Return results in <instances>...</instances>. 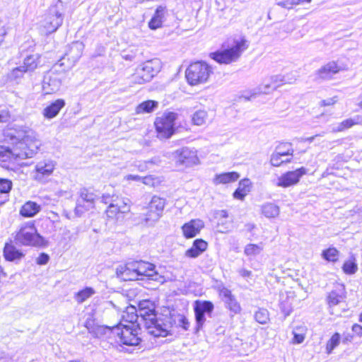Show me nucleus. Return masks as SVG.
<instances>
[{"label": "nucleus", "instance_id": "obj_21", "mask_svg": "<svg viewBox=\"0 0 362 362\" xmlns=\"http://www.w3.org/2000/svg\"><path fill=\"white\" fill-rule=\"evenodd\" d=\"M204 227V223L203 221L192 219L182 226V230L186 238H192L198 235Z\"/></svg>", "mask_w": 362, "mask_h": 362}, {"label": "nucleus", "instance_id": "obj_8", "mask_svg": "<svg viewBox=\"0 0 362 362\" xmlns=\"http://www.w3.org/2000/svg\"><path fill=\"white\" fill-rule=\"evenodd\" d=\"M139 327L132 324L129 326L127 324L119 322L112 327V333L119 337L120 341L127 346H136L139 344L141 339L138 337Z\"/></svg>", "mask_w": 362, "mask_h": 362}, {"label": "nucleus", "instance_id": "obj_61", "mask_svg": "<svg viewBox=\"0 0 362 362\" xmlns=\"http://www.w3.org/2000/svg\"><path fill=\"white\" fill-rule=\"evenodd\" d=\"M317 136V135L315 136H310V137H307V138H305V139H301V141H308L310 143H312L315 138Z\"/></svg>", "mask_w": 362, "mask_h": 362}, {"label": "nucleus", "instance_id": "obj_60", "mask_svg": "<svg viewBox=\"0 0 362 362\" xmlns=\"http://www.w3.org/2000/svg\"><path fill=\"white\" fill-rule=\"evenodd\" d=\"M112 197H110L109 194H103L102 196V201L105 204H109L111 202Z\"/></svg>", "mask_w": 362, "mask_h": 362}, {"label": "nucleus", "instance_id": "obj_13", "mask_svg": "<svg viewBox=\"0 0 362 362\" xmlns=\"http://www.w3.org/2000/svg\"><path fill=\"white\" fill-rule=\"evenodd\" d=\"M291 74L287 75H274L272 76L268 80L259 86V91L264 94H269L276 90L278 87L285 83H293L296 78L293 76L290 77Z\"/></svg>", "mask_w": 362, "mask_h": 362}, {"label": "nucleus", "instance_id": "obj_48", "mask_svg": "<svg viewBox=\"0 0 362 362\" xmlns=\"http://www.w3.org/2000/svg\"><path fill=\"white\" fill-rule=\"evenodd\" d=\"M344 297L337 293L335 291L329 293L327 297L328 304L330 307L335 306L342 302Z\"/></svg>", "mask_w": 362, "mask_h": 362}, {"label": "nucleus", "instance_id": "obj_6", "mask_svg": "<svg viewBox=\"0 0 362 362\" xmlns=\"http://www.w3.org/2000/svg\"><path fill=\"white\" fill-rule=\"evenodd\" d=\"M247 48V41L242 39L236 41L235 45L230 49L221 52L210 53V57L219 64H228L235 62L241 55L243 52Z\"/></svg>", "mask_w": 362, "mask_h": 362}, {"label": "nucleus", "instance_id": "obj_23", "mask_svg": "<svg viewBox=\"0 0 362 362\" xmlns=\"http://www.w3.org/2000/svg\"><path fill=\"white\" fill-rule=\"evenodd\" d=\"M4 257L6 261L8 262H18L23 257V252L17 249L12 243H6L4 247Z\"/></svg>", "mask_w": 362, "mask_h": 362}, {"label": "nucleus", "instance_id": "obj_9", "mask_svg": "<svg viewBox=\"0 0 362 362\" xmlns=\"http://www.w3.org/2000/svg\"><path fill=\"white\" fill-rule=\"evenodd\" d=\"M176 119L177 114L171 112L156 117L154 124L159 138L168 139L174 134Z\"/></svg>", "mask_w": 362, "mask_h": 362}, {"label": "nucleus", "instance_id": "obj_3", "mask_svg": "<svg viewBox=\"0 0 362 362\" xmlns=\"http://www.w3.org/2000/svg\"><path fill=\"white\" fill-rule=\"evenodd\" d=\"M211 66L204 62H197L191 64L185 71L187 82L192 86L206 83L213 74Z\"/></svg>", "mask_w": 362, "mask_h": 362}, {"label": "nucleus", "instance_id": "obj_27", "mask_svg": "<svg viewBox=\"0 0 362 362\" xmlns=\"http://www.w3.org/2000/svg\"><path fill=\"white\" fill-rule=\"evenodd\" d=\"M140 317L138 314L137 310L135 307L127 308V310L124 312V314L122 316V320L120 322L124 324V322L129 323V326H132V324L136 325V327H139V329H141L142 325H139L138 322H139Z\"/></svg>", "mask_w": 362, "mask_h": 362}, {"label": "nucleus", "instance_id": "obj_55", "mask_svg": "<svg viewBox=\"0 0 362 362\" xmlns=\"http://www.w3.org/2000/svg\"><path fill=\"white\" fill-rule=\"evenodd\" d=\"M352 331L358 337H362V326L358 324H354L352 326Z\"/></svg>", "mask_w": 362, "mask_h": 362}, {"label": "nucleus", "instance_id": "obj_2", "mask_svg": "<svg viewBox=\"0 0 362 362\" xmlns=\"http://www.w3.org/2000/svg\"><path fill=\"white\" fill-rule=\"evenodd\" d=\"M117 276L124 280H142L145 277L148 280L160 283L164 282V278L155 269V265L144 261H134L117 268Z\"/></svg>", "mask_w": 362, "mask_h": 362}, {"label": "nucleus", "instance_id": "obj_54", "mask_svg": "<svg viewBox=\"0 0 362 362\" xmlns=\"http://www.w3.org/2000/svg\"><path fill=\"white\" fill-rule=\"evenodd\" d=\"M238 274L243 278H249L252 276V272L245 268L240 269Z\"/></svg>", "mask_w": 362, "mask_h": 362}, {"label": "nucleus", "instance_id": "obj_57", "mask_svg": "<svg viewBox=\"0 0 362 362\" xmlns=\"http://www.w3.org/2000/svg\"><path fill=\"white\" fill-rule=\"evenodd\" d=\"M8 119V113L6 112H0V123L6 122Z\"/></svg>", "mask_w": 362, "mask_h": 362}, {"label": "nucleus", "instance_id": "obj_12", "mask_svg": "<svg viewBox=\"0 0 362 362\" xmlns=\"http://www.w3.org/2000/svg\"><path fill=\"white\" fill-rule=\"evenodd\" d=\"M214 304L209 300H196L194 311L196 320V331L201 329L206 322V315L211 317L214 310Z\"/></svg>", "mask_w": 362, "mask_h": 362}, {"label": "nucleus", "instance_id": "obj_33", "mask_svg": "<svg viewBox=\"0 0 362 362\" xmlns=\"http://www.w3.org/2000/svg\"><path fill=\"white\" fill-rule=\"evenodd\" d=\"M262 214L268 218H276L280 213L279 207L271 202L264 204L261 206Z\"/></svg>", "mask_w": 362, "mask_h": 362}, {"label": "nucleus", "instance_id": "obj_62", "mask_svg": "<svg viewBox=\"0 0 362 362\" xmlns=\"http://www.w3.org/2000/svg\"><path fill=\"white\" fill-rule=\"evenodd\" d=\"M6 274L4 272V269L1 267V266H0V279L2 277H6Z\"/></svg>", "mask_w": 362, "mask_h": 362}, {"label": "nucleus", "instance_id": "obj_52", "mask_svg": "<svg viewBox=\"0 0 362 362\" xmlns=\"http://www.w3.org/2000/svg\"><path fill=\"white\" fill-rule=\"evenodd\" d=\"M49 259V257L48 255L45 253H41L39 257L36 259V262L37 264L43 265L46 264Z\"/></svg>", "mask_w": 362, "mask_h": 362}, {"label": "nucleus", "instance_id": "obj_4", "mask_svg": "<svg viewBox=\"0 0 362 362\" xmlns=\"http://www.w3.org/2000/svg\"><path fill=\"white\" fill-rule=\"evenodd\" d=\"M149 321L151 324L144 323L141 325L151 335L155 337H165L172 334L173 318L171 317L156 314L155 317Z\"/></svg>", "mask_w": 362, "mask_h": 362}, {"label": "nucleus", "instance_id": "obj_59", "mask_svg": "<svg viewBox=\"0 0 362 362\" xmlns=\"http://www.w3.org/2000/svg\"><path fill=\"white\" fill-rule=\"evenodd\" d=\"M218 217L226 218L228 216V212L226 210H220L216 213Z\"/></svg>", "mask_w": 362, "mask_h": 362}, {"label": "nucleus", "instance_id": "obj_35", "mask_svg": "<svg viewBox=\"0 0 362 362\" xmlns=\"http://www.w3.org/2000/svg\"><path fill=\"white\" fill-rule=\"evenodd\" d=\"M129 200L124 198H119L117 196H112L110 204H113L120 212L128 213L130 211Z\"/></svg>", "mask_w": 362, "mask_h": 362}, {"label": "nucleus", "instance_id": "obj_17", "mask_svg": "<svg viewBox=\"0 0 362 362\" xmlns=\"http://www.w3.org/2000/svg\"><path fill=\"white\" fill-rule=\"evenodd\" d=\"M137 312L140 317L139 325L144 323L151 324L149 320H151L158 314L156 311L155 303L150 300H141L138 305Z\"/></svg>", "mask_w": 362, "mask_h": 362}, {"label": "nucleus", "instance_id": "obj_41", "mask_svg": "<svg viewBox=\"0 0 362 362\" xmlns=\"http://www.w3.org/2000/svg\"><path fill=\"white\" fill-rule=\"evenodd\" d=\"M207 116V112L205 110H197L193 114L192 122L194 124L201 126L206 122Z\"/></svg>", "mask_w": 362, "mask_h": 362}, {"label": "nucleus", "instance_id": "obj_45", "mask_svg": "<svg viewBox=\"0 0 362 362\" xmlns=\"http://www.w3.org/2000/svg\"><path fill=\"white\" fill-rule=\"evenodd\" d=\"M173 321L177 327L182 328L185 331L189 329V322L187 317L183 315H178L175 316Z\"/></svg>", "mask_w": 362, "mask_h": 362}, {"label": "nucleus", "instance_id": "obj_44", "mask_svg": "<svg viewBox=\"0 0 362 362\" xmlns=\"http://www.w3.org/2000/svg\"><path fill=\"white\" fill-rule=\"evenodd\" d=\"M255 319L259 324H267L269 320L268 311L263 308L259 309L255 313Z\"/></svg>", "mask_w": 362, "mask_h": 362}, {"label": "nucleus", "instance_id": "obj_36", "mask_svg": "<svg viewBox=\"0 0 362 362\" xmlns=\"http://www.w3.org/2000/svg\"><path fill=\"white\" fill-rule=\"evenodd\" d=\"M158 107V103L154 100H146L140 103L136 107V114L150 113Z\"/></svg>", "mask_w": 362, "mask_h": 362}, {"label": "nucleus", "instance_id": "obj_15", "mask_svg": "<svg viewBox=\"0 0 362 362\" xmlns=\"http://www.w3.org/2000/svg\"><path fill=\"white\" fill-rule=\"evenodd\" d=\"M63 78V74L49 71L44 76L42 90L45 94H52L59 90Z\"/></svg>", "mask_w": 362, "mask_h": 362}, {"label": "nucleus", "instance_id": "obj_53", "mask_svg": "<svg viewBox=\"0 0 362 362\" xmlns=\"http://www.w3.org/2000/svg\"><path fill=\"white\" fill-rule=\"evenodd\" d=\"M305 335L302 333H297L293 331V341L296 344H300L304 341Z\"/></svg>", "mask_w": 362, "mask_h": 362}, {"label": "nucleus", "instance_id": "obj_10", "mask_svg": "<svg viewBox=\"0 0 362 362\" xmlns=\"http://www.w3.org/2000/svg\"><path fill=\"white\" fill-rule=\"evenodd\" d=\"M99 195L93 189L82 188L79 192V198L77 199L74 213L77 216H81L85 212L95 207V202Z\"/></svg>", "mask_w": 362, "mask_h": 362}, {"label": "nucleus", "instance_id": "obj_39", "mask_svg": "<svg viewBox=\"0 0 362 362\" xmlns=\"http://www.w3.org/2000/svg\"><path fill=\"white\" fill-rule=\"evenodd\" d=\"M95 293L93 288L86 287L75 294L74 299L78 303H82Z\"/></svg>", "mask_w": 362, "mask_h": 362}, {"label": "nucleus", "instance_id": "obj_43", "mask_svg": "<svg viewBox=\"0 0 362 362\" xmlns=\"http://www.w3.org/2000/svg\"><path fill=\"white\" fill-rule=\"evenodd\" d=\"M324 259L329 262H336L338 259L339 252L334 247H329L322 252Z\"/></svg>", "mask_w": 362, "mask_h": 362}, {"label": "nucleus", "instance_id": "obj_38", "mask_svg": "<svg viewBox=\"0 0 362 362\" xmlns=\"http://www.w3.org/2000/svg\"><path fill=\"white\" fill-rule=\"evenodd\" d=\"M39 57L37 54H33L28 56L23 62V65L22 66L26 71H34L38 64Z\"/></svg>", "mask_w": 362, "mask_h": 362}, {"label": "nucleus", "instance_id": "obj_34", "mask_svg": "<svg viewBox=\"0 0 362 362\" xmlns=\"http://www.w3.org/2000/svg\"><path fill=\"white\" fill-rule=\"evenodd\" d=\"M165 8L159 6L156 10L154 16L150 21L148 25L151 29H156L161 26L164 18Z\"/></svg>", "mask_w": 362, "mask_h": 362}, {"label": "nucleus", "instance_id": "obj_40", "mask_svg": "<svg viewBox=\"0 0 362 362\" xmlns=\"http://www.w3.org/2000/svg\"><path fill=\"white\" fill-rule=\"evenodd\" d=\"M360 122V117L358 116H356L354 118H349L347 119L344 120L341 123L339 124L337 126L336 131L337 132H342L346 129L351 128L355 124H358Z\"/></svg>", "mask_w": 362, "mask_h": 362}, {"label": "nucleus", "instance_id": "obj_51", "mask_svg": "<svg viewBox=\"0 0 362 362\" xmlns=\"http://www.w3.org/2000/svg\"><path fill=\"white\" fill-rule=\"evenodd\" d=\"M277 5L287 9H291L294 5L299 4V0H284L278 1Z\"/></svg>", "mask_w": 362, "mask_h": 362}, {"label": "nucleus", "instance_id": "obj_32", "mask_svg": "<svg viewBox=\"0 0 362 362\" xmlns=\"http://www.w3.org/2000/svg\"><path fill=\"white\" fill-rule=\"evenodd\" d=\"M240 177V175L236 172L224 173L216 175L214 182L218 184H227L236 181Z\"/></svg>", "mask_w": 362, "mask_h": 362}, {"label": "nucleus", "instance_id": "obj_25", "mask_svg": "<svg viewBox=\"0 0 362 362\" xmlns=\"http://www.w3.org/2000/svg\"><path fill=\"white\" fill-rule=\"evenodd\" d=\"M221 295L224 298L225 303L227 308L234 313H238L240 310V305L235 300V297L232 295L231 291L226 288H223L221 290Z\"/></svg>", "mask_w": 362, "mask_h": 362}, {"label": "nucleus", "instance_id": "obj_18", "mask_svg": "<svg viewBox=\"0 0 362 362\" xmlns=\"http://www.w3.org/2000/svg\"><path fill=\"white\" fill-rule=\"evenodd\" d=\"M307 173V169L304 167L296 169L293 171H288L281 175L276 183V186L281 187H288L296 185L300 177Z\"/></svg>", "mask_w": 362, "mask_h": 362}, {"label": "nucleus", "instance_id": "obj_64", "mask_svg": "<svg viewBox=\"0 0 362 362\" xmlns=\"http://www.w3.org/2000/svg\"><path fill=\"white\" fill-rule=\"evenodd\" d=\"M284 160V163H290L291 161V158H286V159H285Z\"/></svg>", "mask_w": 362, "mask_h": 362}, {"label": "nucleus", "instance_id": "obj_11", "mask_svg": "<svg viewBox=\"0 0 362 362\" xmlns=\"http://www.w3.org/2000/svg\"><path fill=\"white\" fill-rule=\"evenodd\" d=\"M165 204V199L153 196L148 204V210L143 219L144 222L147 226L154 225L163 216Z\"/></svg>", "mask_w": 362, "mask_h": 362}, {"label": "nucleus", "instance_id": "obj_49", "mask_svg": "<svg viewBox=\"0 0 362 362\" xmlns=\"http://www.w3.org/2000/svg\"><path fill=\"white\" fill-rule=\"evenodd\" d=\"M352 258L353 259L345 262L343 265V270L346 274H353L356 273L358 269L357 264L355 262V258L353 257Z\"/></svg>", "mask_w": 362, "mask_h": 362}, {"label": "nucleus", "instance_id": "obj_50", "mask_svg": "<svg viewBox=\"0 0 362 362\" xmlns=\"http://www.w3.org/2000/svg\"><path fill=\"white\" fill-rule=\"evenodd\" d=\"M12 188L11 180L4 178H0V193L8 194Z\"/></svg>", "mask_w": 362, "mask_h": 362}, {"label": "nucleus", "instance_id": "obj_14", "mask_svg": "<svg viewBox=\"0 0 362 362\" xmlns=\"http://www.w3.org/2000/svg\"><path fill=\"white\" fill-rule=\"evenodd\" d=\"M63 16L58 8V6H54L49 8L44 21V27L49 33L56 31L63 23Z\"/></svg>", "mask_w": 362, "mask_h": 362}, {"label": "nucleus", "instance_id": "obj_1", "mask_svg": "<svg viewBox=\"0 0 362 362\" xmlns=\"http://www.w3.org/2000/svg\"><path fill=\"white\" fill-rule=\"evenodd\" d=\"M11 146H0V158L6 160H23L32 158L42 145L38 134L28 127L21 126L8 133Z\"/></svg>", "mask_w": 362, "mask_h": 362}, {"label": "nucleus", "instance_id": "obj_5", "mask_svg": "<svg viewBox=\"0 0 362 362\" xmlns=\"http://www.w3.org/2000/svg\"><path fill=\"white\" fill-rule=\"evenodd\" d=\"M17 244L22 245L40 246L43 244L44 239L40 235L33 222L23 225L15 236Z\"/></svg>", "mask_w": 362, "mask_h": 362}, {"label": "nucleus", "instance_id": "obj_42", "mask_svg": "<svg viewBox=\"0 0 362 362\" xmlns=\"http://www.w3.org/2000/svg\"><path fill=\"white\" fill-rule=\"evenodd\" d=\"M124 214L123 212H120V210L116 208L113 204L110 203L106 210V215L107 218L110 219L119 220L122 217V214Z\"/></svg>", "mask_w": 362, "mask_h": 362}, {"label": "nucleus", "instance_id": "obj_29", "mask_svg": "<svg viewBox=\"0 0 362 362\" xmlns=\"http://www.w3.org/2000/svg\"><path fill=\"white\" fill-rule=\"evenodd\" d=\"M84 45L81 42H74L71 45L69 51L66 53V55L68 57L69 59L75 62L81 57Z\"/></svg>", "mask_w": 362, "mask_h": 362}, {"label": "nucleus", "instance_id": "obj_28", "mask_svg": "<svg viewBox=\"0 0 362 362\" xmlns=\"http://www.w3.org/2000/svg\"><path fill=\"white\" fill-rule=\"evenodd\" d=\"M41 210L40 205L36 202L28 201L25 202L20 210V214L26 218L35 216Z\"/></svg>", "mask_w": 362, "mask_h": 362}, {"label": "nucleus", "instance_id": "obj_22", "mask_svg": "<svg viewBox=\"0 0 362 362\" xmlns=\"http://www.w3.org/2000/svg\"><path fill=\"white\" fill-rule=\"evenodd\" d=\"M340 71V68L338 66L335 62H329L327 64L322 66L316 71L317 78L322 80L331 79L333 76L337 74Z\"/></svg>", "mask_w": 362, "mask_h": 362}, {"label": "nucleus", "instance_id": "obj_46", "mask_svg": "<svg viewBox=\"0 0 362 362\" xmlns=\"http://www.w3.org/2000/svg\"><path fill=\"white\" fill-rule=\"evenodd\" d=\"M27 72L22 66L14 68L10 73L8 74V78L10 81H16L21 78L23 74Z\"/></svg>", "mask_w": 362, "mask_h": 362}, {"label": "nucleus", "instance_id": "obj_31", "mask_svg": "<svg viewBox=\"0 0 362 362\" xmlns=\"http://www.w3.org/2000/svg\"><path fill=\"white\" fill-rule=\"evenodd\" d=\"M251 182L249 179H243L239 182L238 189L234 192L233 197L235 199L243 200L245 196L250 191Z\"/></svg>", "mask_w": 362, "mask_h": 362}, {"label": "nucleus", "instance_id": "obj_24", "mask_svg": "<svg viewBox=\"0 0 362 362\" xmlns=\"http://www.w3.org/2000/svg\"><path fill=\"white\" fill-rule=\"evenodd\" d=\"M65 105L64 99H57L43 110L42 115L47 119H52L59 114Z\"/></svg>", "mask_w": 362, "mask_h": 362}, {"label": "nucleus", "instance_id": "obj_16", "mask_svg": "<svg viewBox=\"0 0 362 362\" xmlns=\"http://www.w3.org/2000/svg\"><path fill=\"white\" fill-rule=\"evenodd\" d=\"M54 168L55 163L52 160H41L36 164L35 170L33 172V178L40 182H45L52 174Z\"/></svg>", "mask_w": 362, "mask_h": 362}, {"label": "nucleus", "instance_id": "obj_7", "mask_svg": "<svg viewBox=\"0 0 362 362\" xmlns=\"http://www.w3.org/2000/svg\"><path fill=\"white\" fill-rule=\"evenodd\" d=\"M160 69V62L158 59L147 61L140 65L132 75V81L135 83L143 84L150 81Z\"/></svg>", "mask_w": 362, "mask_h": 362}, {"label": "nucleus", "instance_id": "obj_20", "mask_svg": "<svg viewBox=\"0 0 362 362\" xmlns=\"http://www.w3.org/2000/svg\"><path fill=\"white\" fill-rule=\"evenodd\" d=\"M177 161L186 166H191L198 163L197 151L189 147H183L175 152Z\"/></svg>", "mask_w": 362, "mask_h": 362}, {"label": "nucleus", "instance_id": "obj_19", "mask_svg": "<svg viewBox=\"0 0 362 362\" xmlns=\"http://www.w3.org/2000/svg\"><path fill=\"white\" fill-rule=\"evenodd\" d=\"M293 149L291 143H282L278 145L275 151L271 155L270 163L275 167L280 166L284 163L283 156H292Z\"/></svg>", "mask_w": 362, "mask_h": 362}, {"label": "nucleus", "instance_id": "obj_63", "mask_svg": "<svg viewBox=\"0 0 362 362\" xmlns=\"http://www.w3.org/2000/svg\"><path fill=\"white\" fill-rule=\"evenodd\" d=\"M358 105L362 107V94L361 95L358 96Z\"/></svg>", "mask_w": 362, "mask_h": 362}, {"label": "nucleus", "instance_id": "obj_26", "mask_svg": "<svg viewBox=\"0 0 362 362\" xmlns=\"http://www.w3.org/2000/svg\"><path fill=\"white\" fill-rule=\"evenodd\" d=\"M207 243L202 239H197L193 242L192 246L185 252V256L191 258L199 257L207 249Z\"/></svg>", "mask_w": 362, "mask_h": 362}, {"label": "nucleus", "instance_id": "obj_56", "mask_svg": "<svg viewBox=\"0 0 362 362\" xmlns=\"http://www.w3.org/2000/svg\"><path fill=\"white\" fill-rule=\"evenodd\" d=\"M336 102H337V100L335 99V98H328V99L324 100L321 103H322V105L328 106V105H334Z\"/></svg>", "mask_w": 362, "mask_h": 362}, {"label": "nucleus", "instance_id": "obj_30", "mask_svg": "<svg viewBox=\"0 0 362 362\" xmlns=\"http://www.w3.org/2000/svg\"><path fill=\"white\" fill-rule=\"evenodd\" d=\"M280 306L282 312L286 315H289L292 309V304L293 300V293L286 292L280 295Z\"/></svg>", "mask_w": 362, "mask_h": 362}, {"label": "nucleus", "instance_id": "obj_58", "mask_svg": "<svg viewBox=\"0 0 362 362\" xmlns=\"http://www.w3.org/2000/svg\"><path fill=\"white\" fill-rule=\"evenodd\" d=\"M127 180L140 181L141 177L139 175H128L126 176Z\"/></svg>", "mask_w": 362, "mask_h": 362}, {"label": "nucleus", "instance_id": "obj_37", "mask_svg": "<svg viewBox=\"0 0 362 362\" xmlns=\"http://www.w3.org/2000/svg\"><path fill=\"white\" fill-rule=\"evenodd\" d=\"M264 245L260 243L259 244H247L245 247L244 254L247 257L257 256L263 250Z\"/></svg>", "mask_w": 362, "mask_h": 362}, {"label": "nucleus", "instance_id": "obj_47", "mask_svg": "<svg viewBox=\"0 0 362 362\" xmlns=\"http://www.w3.org/2000/svg\"><path fill=\"white\" fill-rule=\"evenodd\" d=\"M340 338V334L337 332L332 336L326 346L327 354H330L332 350L339 344Z\"/></svg>", "mask_w": 362, "mask_h": 362}]
</instances>
